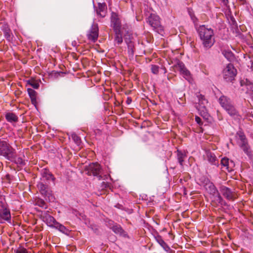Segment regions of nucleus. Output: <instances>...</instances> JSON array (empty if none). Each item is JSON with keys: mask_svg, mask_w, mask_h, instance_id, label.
I'll return each mask as SVG.
<instances>
[{"mask_svg": "<svg viewBox=\"0 0 253 253\" xmlns=\"http://www.w3.org/2000/svg\"><path fill=\"white\" fill-rule=\"evenodd\" d=\"M197 31L204 46L206 48L211 47L215 42L213 30L206 27L205 25H201Z\"/></svg>", "mask_w": 253, "mask_h": 253, "instance_id": "nucleus-1", "label": "nucleus"}, {"mask_svg": "<svg viewBox=\"0 0 253 253\" xmlns=\"http://www.w3.org/2000/svg\"><path fill=\"white\" fill-rule=\"evenodd\" d=\"M0 156L8 160H11L15 157V150L5 141L0 139Z\"/></svg>", "mask_w": 253, "mask_h": 253, "instance_id": "nucleus-2", "label": "nucleus"}, {"mask_svg": "<svg viewBox=\"0 0 253 253\" xmlns=\"http://www.w3.org/2000/svg\"><path fill=\"white\" fill-rule=\"evenodd\" d=\"M11 213L4 196L0 195V222L2 220L10 222Z\"/></svg>", "mask_w": 253, "mask_h": 253, "instance_id": "nucleus-3", "label": "nucleus"}, {"mask_svg": "<svg viewBox=\"0 0 253 253\" xmlns=\"http://www.w3.org/2000/svg\"><path fill=\"white\" fill-rule=\"evenodd\" d=\"M83 169V172L85 174L96 176L99 180L101 179L102 169L101 166L97 163L90 164L88 166H84Z\"/></svg>", "mask_w": 253, "mask_h": 253, "instance_id": "nucleus-4", "label": "nucleus"}, {"mask_svg": "<svg viewBox=\"0 0 253 253\" xmlns=\"http://www.w3.org/2000/svg\"><path fill=\"white\" fill-rule=\"evenodd\" d=\"M37 187L39 192L46 200L50 201L54 199L52 191L48 184L43 181H40L37 184Z\"/></svg>", "mask_w": 253, "mask_h": 253, "instance_id": "nucleus-5", "label": "nucleus"}, {"mask_svg": "<svg viewBox=\"0 0 253 253\" xmlns=\"http://www.w3.org/2000/svg\"><path fill=\"white\" fill-rule=\"evenodd\" d=\"M237 71L232 64H228L222 71L224 80L227 82H232L237 75Z\"/></svg>", "mask_w": 253, "mask_h": 253, "instance_id": "nucleus-6", "label": "nucleus"}, {"mask_svg": "<svg viewBox=\"0 0 253 253\" xmlns=\"http://www.w3.org/2000/svg\"><path fill=\"white\" fill-rule=\"evenodd\" d=\"M236 136L238 137L241 141L240 147L247 155L250 156L252 154L251 148L244 132L242 130H239L237 132Z\"/></svg>", "mask_w": 253, "mask_h": 253, "instance_id": "nucleus-7", "label": "nucleus"}, {"mask_svg": "<svg viewBox=\"0 0 253 253\" xmlns=\"http://www.w3.org/2000/svg\"><path fill=\"white\" fill-rule=\"evenodd\" d=\"M147 22L157 32L160 33L163 31V28L161 25L160 18L155 14H151L147 18Z\"/></svg>", "mask_w": 253, "mask_h": 253, "instance_id": "nucleus-8", "label": "nucleus"}, {"mask_svg": "<svg viewBox=\"0 0 253 253\" xmlns=\"http://www.w3.org/2000/svg\"><path fill=\"white\" fill-rule=\"evenodd\" d=\"M173 68L175 71H179L180 74L188 82H190L191 81L192 77L191 74L182 62L178 61L177 63L173 66Z\"/></svg>", "mask_w": 253, "mask_h": 253, "instance_id": "nucleus-9", "label": "nucleus"}, {"mask_svg": "<svg viewBox=\"0 0 253 253\" xmlns=\"http://www.w3.org/2000/svg\"><path fill=\"white\" fill-rule=\"evenodd\" d=\"M111 21L114 31L121 30V22L117 13L115 12L112 13Z\"/></svg>", "mask_w": 253, "mask_h": 253, "instance_id": "nucleus-10", "label": "nucleus"}, {"mask_svg": "<svg viewBox=\"0 0 253 253\" xmlns=\"http://www.w3.org/2000/svg\"><path fill=\"white\" fill-rule=\"evenodd\" d=\"M41 217L42 220L50 227H53L57 222L53 216L48 213V211L42 212Z\"/></svg>", "mask_w": 253, "mask_h": 253, "instance_id": "nucleus-11", "label": "nucleus"}, {"mask_svg": "<svg viewBox=\"0 0 253 253\" xmlns=\"http://www.w3.org/2000/svg\"><path fill=\"white\" fill-rule=\"evenodd\" d=\"M99 28L97 24H92L88 34V38L93 42L97 41L98 38Z\"/></svg>", "mask_w": 253, "mask_h": 253, "instance_id": "nucleus-12", "label": "nucleus"}, {"mask_svg": "<svg viewBox=\"0 0 253 253\" xmlns=\"http://www.w3.org/2000/svg\"><path fill=\"white\" fill-rule=\"evenodd\" d=\"M220 164L222 166V168L230 172L233 170V168L235 166V164L233 161L229 160L228 158L224 157L221 160Z\"/></svg>", "mask_w": 253, "mask_h": 253, "instance_id": "nucleus-13", "label": "nucleus"}, {"mask_svg": "<svg viewBox=\"0 0 253 253\" xmlns=\"http://www.w3.org/2000/svg\"><path fill=\"white\" fill-rule=\"evenodd\" d=\"M220 190L223 196L228 200L233 201L235 199V194L229 188L222 186Z\"/></svg>", "mask_w": 253, "mask_h": 253, "instance_id": "nucleus-14", "label": "nucleus"}, {"mask_svg": "<svg viewBox=\"0 0 253 253\" xmlns=\"http://www.w3.org/2000/svg\"><path fill=\"white\" fill-rule=\"evenodd\" d=\"M107 12V6L105 3H98L96 13L101 17H104Z\"/></svg>", "mask_w": 253, "mask_h": 253, "instance_id": "nucleus-15", "label": "nucleus"}, {"mask_svg": "<svg viewBox=\"0 0 253 253\" xmlns=\"http://www.w3.org/2000/svg\"><path fill=\"white\" fill-rule=\"evenodd\" d=\"M209 188L210 190V193L216 197V200L218 203H221L223 200L222 198L220 196L215 186L213 184H211L209 186Z\"/></svg>", "mask_w": 253, "mask_h": 253, "instance_id": "nucleus-16", "label": "nucleus"}, {"mask_svg": "<svg viewBox=\"0 0 253 253\" xmlns=\"http://www.w3.org/2000/svg\"><path fill=\"white\" fill-rule=\"evenodd\" d=\"M219 102L224 109L232 104L230 99L224 95H222L219 98Z\"/></svg>", "mask_w": 253, "mask_h": 253, "instance_id": "nucleus-17", "label": "nucleus"}, {"mask_svg": "<svg viewBox=\"0 0 253 253\" xmlns=\"http://www.w3.org/2000/svg\"><path fill=\"white\" fill-rule=\"evenodd\" d=\"M125 40V42L127 45L128 53L129 55L132 56L134 53V43L129 39L126 38Z\"/></svg>", "mask_w": 253, "mask_h": 253, "instance_id": "nucleus-18", "label": "nucleus"}, {"mask_svg": "<svg viewBox=\"0 0 253 253\" xmlns=\"http://www.w3.org/2000/svg\"><path fill=\"white\" fill-rule=\"evenodd\" d=\"M42 180H50L53 181L54 177L52 174L47 169H44L42 172Z\"/></svg>", "mask_w": 253, "mask_h": 253, "instance_id": "nucleus-19", "label": "nucleus"}, {"mask_svg": "<svg viewBox=\"0 0 253 253\" xmlns=\"http://www.w3.org/2000/svg\"><path fill=\"white\" fill-rule=\"evenodd\" d=\"M224 109L231 116L237 117L239 116L238 112L237 111L233 104H232L231 105H229Z\"/></svg>", "mask_w": 253, "mask_h": 253, "instance_id": "nucleus-20", "label": "nucleus"}, {"mask_svg": "<svg viewBox=\"0 0 253 253\" xmlns=\"http://www.w3.org/2000/svg\"><path fill=\"white\" fill-rule=\"evenodd\" d=\"M5 117L7 121L11 123L17 122L18 121V117L13 113H6Z\"/></svg>", "mask_w": 253, "mask_h": 253, "instance_id": "nucleus-21", "label": "nucleus"}, {"mask_svg": "<svg viewBox=\"0 0 253 253\" xmlns=\"http://www.w3.org/2000/svg\"><path fill=\"white\" fill-rule=\"evenodd\" d=\"M28 94L31 99L32 104L36 105L37 104V92L35 90L32 88H28Z\"/></svg>", "mask_w": 253, "mask_h": 253, "instance_id": "nucleus-22", "label": "nucleus"}, {"mask_svg": "<svg viewBox=\"0 0 253 253\" xmlns=\"http://www.w3.org/2000/svg\"><path fill=\"white\" fill-rule=\"evenodd\" d=\"M197 97L199 101V105L201 108H205L206 105L208 103L207 99H206L204 95L198 94L197 95Z\"/></svg>", "mask_w": 253, "mask_h": 253, "instance_id": "nucleus-23", "label": "nucleus"}, {"mask_svg": "<svg viewBox=\"0 0 253 253\" xmlns=\"http://www.w3.org/2000/svg\"><path fill=\"white\" fill-rule=\"evenodd\" d=\"M222 53L228 61L232 62L235 60L234 54L231 51L224 49L222 51Z\"/></svg>", "mask_w": 253, "mask_h": 253, "instance_id": "nucleus-24", "label": "nucleus"}, {"mask_svg": "<svg viewBox=\"0 0 253 253\" xmlns=\"http://www.w3.org/2000/svg\"><path fill=\"white\" fill-rule=\"evenodd\" d=\"M115 34V42L118 45L123 42V40L121 30L114 31Z\"/></svg>", "mask_w": 253, "mask_h": 253, "instance_id": "nucleus-25", "label": "nucleus"}, {"mask_svg": "<svg viewBox=\"0 0 253 253\" xmlns=\"http://www.w3.org/2000/svg\"><path fill=\"white\" fill-rule=\"evenodd\" d=\"M207 157L208 160L211 164L216 165L218 163L216 157L213 153L211 152H208L207 153Z\"/></svg>", "mask_w": 253, "mask_h": 253, "instance_id": "nucleus-26", "label": "nucleus"}, {"mask_svg": "<svg viewBox=\"0 0 253 253\" xmlns=\"http://www.w3.org/2000/svg\"><path fill=\"white\" fill-rule=\"evenodd\" d=\"M177 159L179 163L181 166L183 165V162H184V159L186 157L185 153L182 152L181 151L177 150Z\"/></svg>", "mask_w": 253, "mask_h": 253, "instance_id": "nucleus-27", "label": "nucleus"}, {"mask_svg": "<svg viewBox=\"0 0 253 253\" xmlns=\"http://www.w3.org/2000/svg\"><path fill=\"white\" fill-rule=\"evenodd\" d=\"M34 203L36 205L40 207L43 208L45 209H46L47 208V205L45 201L41 198H36L35 199Z\"/></svg>", "mask_w": 253, "mask_h": 253, "instance_id": "nucleus-28", "label": "nucleus"}, {"mask_svg": "<svg viewBox=\"0 0 253 253\" xmlns=\"http://www.w3.org/2000/svg\"><path fill=\"white\" fill-rule=\"evenodd\" d=\"M112 230L116 234H120L121 235H125V232L124 231V230L122 229L121 226L119 225H114L112 227Z\"/></svg>", "mask_w": 253, "mask_h": 253, "instance_id": "nucleus-29", "label": "nucleus"}, {"mask_svg": "<svg viewBox=\"0 0 253 253\" xmlns=\"http://www.w3.org/2000/svg\"><path fill=\"white\" fill-rule=\"evenodd\" d=\"M27 84L35 89H37L39 87V84L36 81L33 79L28 81Z\"/></svg>", "mask_w": 253, "mask_h": 253, "instance_id": "nucleus-30", "label": "nucleus"}, {"mask_svg": "<svg viewBox=\"0 0 253 253\" xmlns=\"http://www.w3.org/2000/svg\"><path fill=\"white\" fill-rule=\"evenodd\" d=\"M157 241L164 249H166V248H168L167 244L161 237H158L157 238Z\"/></svg>", "mask_w": 253, "mask_h": 253, "instance_id": "nucleus-31", "label": "nucleus"}, {"mask_svg": "<svg viewBox=\"0 0 253 253\" xmlns=\"http://www.w3.org/2000/svg\"><path fill=\"white\" fill-rule=\"evenodd\" d=\"M54 228H56V229H58L59 231L62 232H65V231L66 230V228L64 226L60 224L58 222H56L55 223V226L53 227Z\"/></svg>", "mask_w": 253, "mask_h": 253, "instance_id": "nucleus-32", "label": "nucleus"}, {"mask_svg": "<svg viewBox=\"0 0 253 253\" xmlns=\"http://www.w3.org/2000/svg\"><path fill=\"white\" fill-rule=\"evenodd\" d=\"M151 70L154 74L157 75L159 73V67L156 65H152Z\"/></svg>", "mask_w": 253, "mask_h": 253, "instance_id": "nucleus-33", "label": "nucleus"}, {"mask_svg": "<svg viewBox=\"0 0 253 253\" xmlns=\"http://www.w3.org/2000/svg\"><path fill=\"white\" fill-rule=\"evenodd\" d=\"M4 36L5 38L8 40L10 41L11 40V33L10 32V30L9 29H6L4 30Z\"/></svg>", "mask_w": 253, "mask_h": 253, "instance_id": "nucleus-34", "label": "nucleus"}, {"mask_svg": "<svg viewBox=\"0 0 253 253\" xmlns=\"http://www.w3.org/2000/svg\"><path fill=\"white\" fill-rule=\"evenodd\" d=\"M15 252V253H28L27 249L22 247H20Z\"/></svg>", "mask_w": 253, "mask_h": 253, "instance_id": "nucleus-35", "label": "nucleus"}, {"mask_svg": "<svg viewBox=\"0 0 253 253\" xmlns=\"http://www.w3.org/2000/svg\"><path fill=\"white\" fill-rule=\"evenodd\" d=\"M247 91L249 93L250 91L252 92L253 94V84L249 83L247 84Z\"/></svg>", "mask_w": 253, "mask_h": 253, "instance_id": "nucleus-36", "label": "nucleus"}, {"mask_svg": "<svg viewBox=\"0 0 253 253\" xmlns=\"http://www.w3.org/2000/svg\"><path fill=\"white\" fill-rule=\"evenodd\" d=\"M71 137L72 139L78 144L79 142V137L76 134H72L71 135Z\"/></svg>", "mask_w": 253, "mask_h": 253, "instance_id": "nucleus-37", "label": "nucleus"}, {"mask_svg": "<svg viewBox=\"0 0 253 253\" xmlns=\"http://www.w3.org/2000/svg\"><path fill=\"white\" fill-rule=\"evenodd\" d=\"M81 62L84 68H85L86 66L88 65V61L86 58H82Z\"/></svg>", "mask_w": 253, "mask_h": 253, "instance_id": "nucleus-38", "label": "nucleus"}, {"mask_svg": "<svg viewBox=\"0 0 253 253\" xmlns=\"http://www.w3.org/2000/svg\"><path fill=\"white\" fill-rule=\"evenodd\" d=\"M195 121L197 122L198 124H199L200 126L202 125L203 123L202 121V119L198 116H196L195 117Z\"/></svg>", "mask_w": 253, "mask_h": 253, "instance_id": "nucleus-39", "label": "nucleus"}, {"mask_svg": "<svg viewBox=\"0 0 253 253\" xmlns=\"http://www.w3.org/2000/svg\"><path fill=\"white\" fill-rule=\"evenodd\" d=\"M17 163L20 165H24V161L21 158H18L17 159Z\"/></svg>", "mask_w": 253, "mask_h": 253, "instance_id": "nucleus-40", "label": "nucleus"}, {"mask_svg": "<svg viewBox=\"0 0 253 253\" xmlns=\"http://www.w3.org/2000/svg\"><path fill=\"white\" fill-rule=\"evenodd\" d=\"M5 179L8 181V182L10 183L11 181V175L9 174H7L5 175Z\"/></svg>", "mask_w": 253, "mask_h": 253, "instance_id": "nucleus-41", "label": "nucleus"}, {"mask_svg": "<svg viewBox=\"0 0 253 253\" xmlns=\"http://www.w3.org/2000/svg\"><path fill=\"white\" fill-rule=\"evenodd\" d=\"M220 0L223 3V5L225 6H227L229 3L228 0Z\"/></svg>", "mask_w": 253, "mask_h": 253, "instance_id": "nucleus-42", "label": "nucleus"}, {"mask_svg": "<svg viewBox=\"0 0 253 253\" xmlns=\"http://www.w3.org/2000/svg\"><path fill=\"white\" fill-rule=\"evenodd\" d=\"M132 99L130 97H127V100L126 101V103L127 104H129L131 103Z\"/></svg>", "mask_w": 253, "mask_h": 253, "instance_id": "nucleus-43", "label": "nucleus"}, {"mask_svg": "<svg viewBox=\"0 0 253 253\" xmlns=\"http://www.w3.org/2000/svg\"><path fill=\"white\" fill-rule=\"evenodd\" d=\"M191 17L194 22L198 21L197 18L194 15L192 16Z\"/></svg>", "mask_w": 253, "mask_h": 253, "instance_id": "nucleus-44", "label": "nucleus"}, {"mask_svg": "<svg viewBox=\"0 0 253 253\" xmlns=\"http://www.w3.org/2000/svg\"><path fill=\"white\" fill-rule=\"evenodd\" d=\"M162 69L163 70L164 74H166L167 72V69L165 67L162 66Z\"/></svg>", "mask_w": 253, "mask_h": 253, "instance_id": "nucleus-45", "label": "nucleus"}, {"mask_svg": "<svg viewBox=\"0 0 253 253\" xmlns=\"http://www.w3.org/2000/svg\"><path fill=\"white\" fill-rule=\"evenodd\" d=\"M239 1L241 2V4H243L246 2V0H239Z\"/></svg>", "mask_w": 253, "mask_h": 253, "instance_id": "nucleus-46", "label": "nucleus"}, {"mask_svg": "<svg viewBox=\"0 0 253 253\" xmlns=\"http://www.w3.org/2000/svg\"><path fill=\"white\" fill-rule=\"evenodd\" d=\"M184 194L185 195H186V192H185V189H184Z\"/></svg>", "mask_w": 253, "mask_h": 253, "instance_id": "nucleus-47", "label": "nucleus"}]
</instances>
